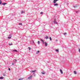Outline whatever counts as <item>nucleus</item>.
Wrapping results in <instances>:
<instances>
[{
	"label": "nucleus",
	"mask_w": 80,
	"mask_h": 80,
	"mask_svg": "<svg viewBox=\"0 0 80 80\" xmlns=\"http://www.w3.org/2000/svg\"><path fill=\"white\" fill-rule=\"evenodd\" d=\"M40 40L41 42H42L43 43V44H45V47H47V45H48V43L46 42H44V41L42 39H41Z\"/></svg>",
	"instance_id": "nucleus-1"
},
{
	"label": "nucleus",
	"mask_w": 80,
	"mask_h": 80,
	"mask_svg": "<svg viewBox=\"0 0 80 80\" xmlns=\"http://www.w3.org/2000/svg\"><path fill=\"white\" fill-rule=\"evenodd\" d=\"M58 0H54L53 3H55L57 2V1H58Z\"/></svg>",
	"instance_id": "nucleus-2"
},
{
	"label": "nucleus",
	"mask_w": 80,
	"mask_h": 80,
	"mask_svg": "<svg viewBox=\"0 0 80 80\" xmlns=\"http://www.w3.org/2000/svg\"><path fill=\"white\" fill-rule=\"evenodd\" d=\"M60 72L61 74H63V71H62V70L60 69Z\"/></svg>",
	"instance_id": "nucleus-3"
},
{
	"label": "nucleus",
	"mask_w": 80,
	"mask_h": 80,
	"mask_svg": "<svg viewBox=\"0 0 80 80\" xmlns=\"http://www.w3.org/2000/svg\"><path fill=\"white\" fill-rule=\"evenodd\" d=\"M73 73L74 74H75V75H76V74H77V72H76V71H74Z\"/></svg>",
	"instance_id": "nucleus-4"
},
{
	"label": "nucleus",
	"mask_w": 80,
	"mask_h": 80,
	"mask_svg": "<svg viewBox=\"0 0 80 80\" xmlns=\"http://www.w3.org/2000/svg\"><path fill=\"white\" fill-rule=\"evenodd\" d=\"M25 13V11H21V13L22 14H23V13Z\"/></svg>",
	"instance_id": "nucleus-5"
},
{
	"label": "nucleus",
	"mask_w": 80,
	"mask_h": 80,
	"mask_svg": "<svg viewBox=\"0 0 80 80\" xmlns=\"http://www.w3.org/2000/svg\"><path fill=\"white\" fill-rule=\"evenodd\" d=\"M54 23H55V24H57V22H56V20H55L54 21Z\"/></svg>",
	"instance_id": "nucleus-6"
},
{
	"label": "nucleus",
	"mask_w": 80,
	"mask_h": 80,
	"mask_svg": "<svg viewBox=\"0 0 80 80\" xmlns=\"http://www.w3.org/2000/svg\"><path fill=\"white\" fill-rule=\"evenodd\" d=\"M9 45H12V42H10L9 43Z\"/></svg>",
	"instance_id": "nucleus-7"
},
{
	"label": "nucleus",
	"mask_w": 80,
	"mask_h": 80,
	"mask_svg": "<svg viewBox=\"0 0 80 80\" xmlns=\"http://www.w3.org/2000/svg\"><path fill=\"white\" fill-rule=\"evenodd\" d=\"M42 73L43 75H44V74H45V73L44 72H42Z\"/></svg>",
	"instance_id": "nucleus-8"
},
{
	"label": "nucleus",
	"mask_w": 80,
	"mask_h": 80,
	"mask_svg": "<svg viewBox=\"0 0 80 80\" xmlns=\"http://www.w3.org/2000/svg\"><path fill=\"white\" fill-rule=\"evenodd\" d=\"M36 72V70H35L34 71H32V70L31 71V72Z\"/></svg>",
	"instance_id": "nucleus-9"
},
{
	"label": "nucleus",
	"mask_w": 80,
	"mask_h": 80,
	"mask_svg": "<svg viewBox=\"0 0 80 80\" xmlns=\"http://www.w3.org/2000/svg\"><path fill=\"white\" fill-rule=\"evenodd\" d=\"M54 6H58V4L56 3L54 4Z\"/></svg>",
	"instance_id": "nucleus-10"
},
{
	"label": "nucleus",
	"mask_w": 80,
	"mask_h": 80,
	"mask_svg": "<svg viewBox=\"0 0 80 80\" xmlns=\"http://www.w3.org/2000/svg\"><path fill=\"white\" fill-rule=\"evenodd\" d=\"M3 78H3V77H0V79H3Z\"/></svg>",
	"instance_id": "nucleus-11"
},
{
	"label": "nucleus",
	"mask_w": 80,
	"mask_h": 80,
	"mask_svg": "<svg viewBox=\"0 0 80 80\" xmlns=\"http://www.w3.org/2000/svg\"><path fill=\"white\" fill-rule=\"evenodd\" d=\"M45 38L46 39H48V37L47 36L45 37Z\"/></svg>",
	"instance_id": "nucleus-12"
},
{
	"label": "nucleus",
	"mask_w": 80,
	"mask_h": 80,
	"mask_svg": "<svg viewBox=\"0 0 80 80\" xmlns=\"http://www.w3.org/2000/svg\"><path fill=\"white\" fill-rule=\"evenodd\" d=\"M2 1L0 0V5H2Z\"/></svg>",
	"instance_id": "nucleus-13"
},
{
	"label": "nucleus",
	"mask_w": 80,
	"mask_h": 80,
	"mask_svg": "<svg viewBox=\"0 0 80 80\" xmlns=\"http://www.w3.org/2000/svg\"><path fill=\"white\" fill-rule=\"evenodd\" d=\"M40 52V51H38L37 52H36V54H38V53Z\"/></svg>",
	"instance_id": "nucleus-14"
},
{
	"label": "nucleus",
	"mask_w": 80,
	"mask_h": 80,
	"mask_svg": "<svg viewBox=\"0 0 80 80\" xmlns=\"http://www.w3.org/2000/svg\"><path fill=\"white\" fill-rule=\"evenodd\" d=\"M13 52H18L16 50H13Z\"/></svg>",
	"instance_id": "nucleus-15"
},
{
	"label": "nucleus",
	"mask_w": 80,
	"mask_h": 80,
	"mask_svg": "<svg viewBox=\"0 0 80 80\" xmlns=\"http://www.w3.org/2000/svg\"><path fill=\"white\" fill-rule=\"evenodd\" d=\"M6 4H7V3H2V4L4 5H6Z\"/></svg>",
	"instance_id": "nucleus-16"
},
{
	"label": "nucleus",
	"mask_w": 80,
	"mask_h": 80,
	"mask_svg": "<svg viewBox=\"0 0 80 80\" xmlns=\"http://www.w3.org/2000/svg\"><path fill=\"white\" fill-rule=\"evenodd\" d=\"M19 25H22V23H19Z\"/></svg>",
	"instance_id": "nucleus-17"
},
{
	"label": "nucleus",
	"mask_w": 80,
	"mask_h": 80,
	"mask_svg": "<svg viewBox=\"0 0 80 80\" xmlns=\"http://www.w3.org/2000/svg\"><path fill=\"white\" fill-rule=\"evenodd\" d=\"M40 41H38V45L40 44Z\"/></svg>",
	"instance_id": "nucleus-18"
},
{
	"label": "nucleus",
	"mask_w": 80,
	"mask_h": 80,
	"mask_svg": "<svg viewBox=\"0 0 80 80\" xmlns=\"http://www.w3.org/2000/svg\"><path fill=\"white\" fill-rule=\"evenodd\" d=\"M56 52H59L58 51V49H56Z\"/></svg>",
	"instance_id": "nucleus-19"
},
{
	"label": "nucleus",
	"mask_w": 80,
	"mask_h": 80,
	"mask_svg": "<svg viewBox=\"0 0 80 80\" xmlns=\"http://www.w3.org/2000/svg\"><path fill=\"white\" fill-rule=\"evenodd\" d=\"M28 49L29 50H31V48H30V47H28Z\"/></svg>",
	"instance_id": "nucleus-20"
},
{
	"label": "nucleus",
	"mask_w": 80,
	"mask_h": 80,
	"mask_svg": "<svg viewBox=\"0 0 80 80\" xmlns=\"http://www.w3.org/2000/svg\"><path fill=\"white\" fill-rule=\"evenodd\" d=\"M28 79H29V80H30V79H31V78L30 77H29L28 78Z\"/></svg>",
	"instance_id": "nucleus-21"
},
{
	"label": "nucleus",
	"mask_w": 80,
	"mask_h": 80,
	"mask_svg": "<svg viewBox=\"0 0 80 80\" xmlns=\"http://www.w3.org/2000/svg\"><path fill=\"white\" fill-rule=\"evenodd\" d=\"M63 34H64V35H67V33L65 32V33H64Z\"/></svg>",
	"instance_id": "nucleus-22"
},
{
	"label": "nucleus",
	"mask_w": 80,
	"mask_h": 80,
	"mask_svg": "<svg viewBox=\"0 0 80 80\" xmlns=\"http://www.w3.org/2000/svg\"><path fill=\"white\" fill-rule=\"evenodd\" d=\"M11 37H8V38L10 39V38H11Z\"/></svg>",
	"instance_id": "nucleus-23"
},
{
	"label": "nucleus",
	"mask_w": 80,
	"mask_h": 80,
	"mask_svg": "<svg viewBox=\"0 0 80 80\" xmlns=\"http://www.w3.org/2000/svg\"><path fill=\"white\" fill-rule=\"evenodd\" d=\"M30 77V78H32V76H30V77Z\"/></svg>",
	"instance_id": "nucleus-24"
},
{
	"label": "nucleus",
	"mask_w": 80,
	"mask_h": 80,
	"mask_svg": "<svg viewBox=\"0 0 80 80\" xmlns=\"http://www.w3.org/2000/svg\"><path fill=\"white\" fill-rule=\"evenodd\" d=\"M43 12H41V14H43Z\"/></svg>",
	"instance_id": "nucleus-25"
},
{
	"label": "nucleus",
	"mask_w": 80,
	"mask_h": 80,
	"mask_svg": "<svg viewBox=\"0 0 80 80\" xmlns=\"http://www.w3.org/2000/svg\"><path fill=\"white\" fill-rule=\"evenodd\" d=\"M50 40H52V38L51 37L50 38Z\"/></svg>",
	"instance_id": "nucleus-26"
},
{
	"label": "nucleus",
	"mask_w": 80,
	"mask_h": 80,
	"mask_svg": "<svg viewBox=\"0 0 80 80\" xmlns=\"http://www.w3.org/2000/svg\"><path fill=\"white\" fill-rule=\"evenodd\" d=\"M56 42H58V40L57 39H56Z\"/></svg>",
	"instance_id": "nucleus-27"
},
{
	"label": "nucleus",
	"mask_w": 80,
	"mask_h": 80,
	"mask_svg": "<svg viewBox=\"0 0 80 80\" xmlns=\"http://www.w3.org/2000/svg\"><path fill=\"white\" fill-rule=\"evenodd\" d=\"M15 60V61H16V62H17V59H15L14 60Z\"/></svg>",
	"instance_id": "nucleus-28"
},
{
	"label": "nucleus",
	"mask_w": 80,
	"mask_h": 80,
	"mask_svg": "<svg viewBox=\"0 0 80 80\" xmlns=\"http://www.w3.org/2000/svg\"><path fill=\"white\" fill-rule=\"evenodd\" d=\"M79 52H80V49H79Z\"/></svg>",
	"instance_id": "nucleus-29"
},
{
	"label": "nucleus",
	"mask_w": 80,
	"mask_h": 80,
	"mask_svg": "<svg viewBox=\"0 0 80 80\" xmlns=\"http://www.w3.org/2000/svg\"><path fill=\"white\" fill-rule=\"evenodd\" d=\"M9 70H10V68H9Z\"/></svg>",
	"instance_id": "nucleus-30"
},
{
	"label": "nucleus",
	"mask_w": 80,
	"mask_h": 80,
	"mask_svg": "<svg viewBox=\"0 0 80 80\" xmlns=\"http://www.w3.org/2000/svg\"><path fill=\"white\" fill-rule=\"evenodd\" d=\"M3 75V76H5V74Z\"/></svg>",
	"instance_id": "nucleus-31"
},
{
	"label": "nucleus",
	"mask_w": 80,
	"mask_h": 80,
	"mask_svg": "<svg viewBox=\"0 0 80 80\" xmlns=\"http://www.w3.org/2000/svg\"><path fill=\"white\" fill-rule=\"evenodd\" d=\"M12 65H14V64H13V63H12Z\"/></svg>",
	"instance_id": "nucleus-32"
}]
</instances>
